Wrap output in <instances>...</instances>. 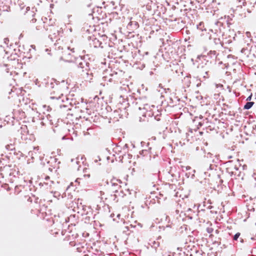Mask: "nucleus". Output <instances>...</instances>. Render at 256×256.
Instances as JSON below:
<instances>
[{
    "label": "nucleus",
    "mask_w": 256,
    "mask_h": 256,
    "mask_svg": "<svg viewBox=\"0 0 256 256\" xmlns=\"http://www.w3.org/2000/svg\"><path fill=\"white\" fill-rule=\"evenodd\" d=\"M254 104L253 102H248L244 106L245 109L248 110L250 109Z\"/></svg>",
    "instance_id": "obj_1"
},
{
    "label": "nucleus",
    "mask_w": 256,
    "mask_h": 256,
    "mask_svg": "<svg viewBox=\"0 0 256 256\" xmlns=\"http://www.w3.org/2000/svg\"><path fill=\"white\" fill-rule=\"evenodd\" d=\"M251 98H252V95H250V96H249L247 98H246V100H251Z\"/></svg>",
    "instance_id": "obj_3"
},
{
    "label": "nucleus",
    "mask_w": 256,
    "mask_h": 256,
    "mask_svg": "<svg viewBox=\"0 0 256 256\" xmlns=\"http://www.w3.org/2000/svg\"><path fill=\"white\" fill-rule=\"evenodd\" d=\"M240 236V233H239V232L236 233V234L234 235V240H238V238H239Z\"/></svg>",
    "instance_id": "obj_2"
}]
</instances>
